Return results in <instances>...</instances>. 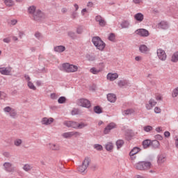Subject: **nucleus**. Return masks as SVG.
I'll list each match as a JSON object with an SVG mask.
<instances>
[{"label":"nucleus","instance_id":"57","mask_svg":"<svg viewBox=\"0 0 178 178\" xmlns=\"http://www.w3.org/2000/svg\"><path fill=\"white\" fill-rule=\"evenodd\" d=\"M3 155L6 158H10V153L9 152H3Z\"/></svg>","mask_w":178,"mask_h":178},{"label":"nucleus","instance_id":"55","mask_svg":"<svg viewBox=\"0 0 178 178\" xmlns=\"http://www.w3.org/2000/svg\"><path fill=\"white\" fill-rule=\"evenodd\" d=\"M86 6L87 8H94V3L92 1H88Z\"/></svg>","mask_w":178,"mask_h":178},{"label":"nucleus","instance_id":"40","mask_svg":"<svg viewBox=\"0 0 178 178\" xmlns=\"http://www.w3.org/2000/svg\"><path fill=\"white\" fill-rule=\"evenodd\" d=\"M4 3L9 8H10V6H15V1L13 0H4Z\"/></svg>","mask_w":178,"mask_h":178},{"label":"nucleus","instance_id":"10","mask_svg":"<svg viewBox=\"0 0 178 178\" xmlns=\"http://www.w3.org/2000/svg\"><path fill=\"white\" fill-rule=\"evenodd\" d=\"M118 86L120 88H127V87H130L131 86V83H130V81L127 79H122L118 81Z\"/></svg>","mask_w":178,"mask_h":178},{"label":"nucleus","instance_id":"9","mask_svg":"<svg viewBox=\"0 0 178 178\" xmlns=\"http://www.w3.org/2000/svg\"><path fill=\"white\" fill-rule=\"evenodd\" d=\"M135 34L136 35H139L140 37H149V31L145 29H138L135 31Z\"/></svg>","mask_w":178,"mask_h":178},{"label":"nucleus","instance_id":"39","mask_svg":"<svg viewBox=\"0 0 178 178\" xmlns=\"http://www.w3.org/2000/svg\"><path fill=\"white\" fill-rule=\"evenodd\" d=\"M23 144V140L20 138H17L14 140V145L15 147H20Z\"/></svg>","mask_w":178,"mask_h":178},{"label":"nucleus","instance_id":"6","mask_svg":"<svg viewBox=\"0 0 178 178\" xmlns=\"http://www.w3.org/2000/svg\"><path fill=\"white\" fill-rule=\"evenodd\" d=\"M76 104L79 106H82L83 108H91V102L87 99H79L77 100Z\"/></svg>","mask_w":178,"mask_h":178},{"label":"nucleus","instance_id":"33","mask_svg":"<svg viewBox=\"0 0 178 178\" xmlns=\"http://www.w3.org/2000/svg\"><path fill=\"white\" fill-rule=\"evenodd\" d=\"M171 62L177 63L178 62V51L175 52L171 57Z\"/></svg>","mask_w":178,"mask_h":178},{"label":"nucleus","instance_id":"31","mask_svg":"<svg viewBox=\"0 0 178 178\" xmlns=\"http://www.w3.org/2000/svg\"><path fill=\"white\" fill-rule=\"evenodd\" d=\"M117 149H120L124 145V140L119 139L116 141Z\"/></svg>","mask_w":178,"mask_h":178},{"label":"nucleus","instance_id":"12","mask_svg":"<svg viewBox=\"0 0 178 178\" xmlns=\"http://www.w3.org/2000/svg\"><path fill=\"white\" fill-rule=\"evenodd\" d=\"M95 20L99 23L100 27H105L106 26V21L105 20V18L102 17L101 15H97Z\"/></svg>","mask_w":178,"mask_h":178},{"label":"nucleus","instance_id":"25","mask_svg":"<svg viewBox=\"0 0 178 178\" xmlns=\"http://www.w3.org/2000/svg\"><path fill=\"white\" fill-rule=\"evenodd\" d=\"M90 72L92 74H98V73L102 72V68L92 67L90 68Z\"/></svg>","mask_w":178,"mask_h":178},{"label":"nucleus","instance_id":"54","mask_svg":"<svg viewBox=\"0 0 178 178\" xmlns=\"http://www.w3.org/2000/svg\"><path fill=\"white\" fill-rule=\"evenodd\" d=\"M50 98L51 99H58V95H56V93H51L50 95Z\"/></svg>","mask_w":178,"mask_h":178},{"label":"nucleus","instance_id":"26","mask_svg":"<svg viewBox=\"0 0 178 178\" xmlns=\"http://www.w3.org/2000/svg\"><path fill=\"white\" fill-rule=\"evenodd\" d=\"M157 158V163H159V165H162V163H163L165 161H166V159L165 158V156H163V154L159 155Z\"/></svg>","mask_w":178,"mask_h":178},{"label":"nucleus","instance_id":"59","mask_svg":"<svg viewBox=\"0 0 178 178\" xmlns=\"http://www.w3.org/2000/svg\"><path fill=\"white\" fill-rule=\"evenodd\" d=\"M156 101H162V99H163V97L161 95H156Z\"/></svg>","mask_w":178,"mask_h":178},{"label":"nucleus","instance_id":"61","mask_svg":"<svg viewBox=\"0 0 178 178\" xmlns=\"http://www.w3.org/2000/svg\"><path fill=\"white\" fill-rule=\"evenodd\" d=\"M18 35L19 38H23V37H24V33L22 31H18Z\"/></svg>","mask_w":178,"mask_h":178},{"label":"nucleus","instance_id":"34","mask_svg":"<svg viewBox=\"0 0 178 178\" xmlns=\"http://www.w3.org/2000/svg\"><path fill=\"white\" fill-rule=\"evenodd\" d=\"M151 145L153 148H159V147L161 146V143H159V141L156 140H154L152 141Z\"/></svg>","mask_w":178,"mask_h":178},{"label":"nucleus","instance_id":"2","mask_svg":"<svg viewBox=\"0 0 178 178\" xmlns=\"http://www.w3.org/2000/svg\"><path fill=\"white\" fill-rule=\"evenodd\" d=\"M135 168L138 170H148L151 168V162L149 161H139L135 164Z\"/></svg>","mask_w":178,"mask_h":178},{"label":"nucleus","instance_id":"62","mask_svg":"<svg viewBox=\"0 0 178 178\" xmlns=\"http://www.w3.org/2000/svg\"><path fill=\"white\" fill-rule=\"evenodd\" d=\"M7 95L3 91H0V98H6Z\"/></svg>","mask_w":178,"mask_h":178},{"label":"nucleus","instance_id":"20","mask_svg":"<svg viewBox=\"0 0 178 178\" xmlns=\"http://www.w3.org/2000/svg\"><path fill=\"white\" fill-rule=\"evenodd\" d=\"M159 29H161V30H168L169 29V23L165 21H162L158 24Z\"/></svg>","mask_w":178,"mask_h":178},{"label":"nucleus","instance_id":"28","mask_svg":"<svg viewBox=\"0 0 178 178\" xmlns=\"http://www.w3.org/2000/svg\"><path fill=\"white\" fill-rule=\"evenodd\" d=\"M49 148L50 149H52L53 151H59L60 149V146L58 144H49Z\"/></svg>","mask_w":178,"mask_h":178},{"label":"nucleus","instance_id":"23","mask_svg":"<svg viewBox=\"0 0 178 178\" xmlns=\"http://www.w3.org/2000/svg\"><path fill=\"white\" fill-rule=\"evenodd\" d=\"M107 99L109 102H116V95L108 93L107 95Z\"/></svg>","mask_w":178,"mask_h":178},{"label":"nucleus","instance_id":"27","mask_svg":"<svg viewBox=\"0 0 178 178\" xmlns=\"http://www.w3.org/2000/svg\"><path fill=\"white\" fill-rule=\"evenodd\" d=\"M138 152H140V148L135 147L131 150V152H129V155L130 156H134V155L138 154Z\"/></svg>","mask_w":178,"mask_h":178},{"label":"nucleus","instance_id":"19","mask_svg":"<svg viewBox=\"0 0 178 178\" xmlns=\"http://www.w3.org/2000/svg\"><path fill=\"white\" fill-rule=\"evenodd\" d=\"M135 20L138 22V23H141L144 20V15L141 13H138L134 16Z\"/></svg>","mask_w":178,"mask_h":178},{"label":"nucleus","instance_id":"51","mask_svg":"<svg viewBox=\"0 0 178 178\" xmlns=\"http://www.w3.org/2000/svg\"><path fill=\"white\" fill-rule=\"evenodd\" d=\"M77 17H79V13L76 11L72 12V19H77Z\"/></svg>","mask_w":178,"mask_h":178},{"label":"nucleus","instance_id":"53","mask_svg":"<svg viewBox=\"0 0 178 178\" xmlns=\"http://www.w3.org/2000/svg\"><path fill=\"white\" fill-rule=\"evenodd\" d=\"M83 30V26H79L76 29L77 34H82Z\"/></svg>","mask_w":178,"mask_h":178},{"label":"nucleus","instance_id":"24","mask_svg":"<svg viewBox=\"0 0 178 178\" xmlns=\"http://www.w3.org/2000/svg\"><path fill=\"white\" fill-rule=\"evenodd\" d=\"M122 29H129L130 27V21L129 20H124L120 24Z\"/></svg>","mask_w":178,"mask_h":178},{"label":"nucleus","instance_id":"45","mask_svg":"<svg viewBox=\"0 0 178 178\" xmlns=\"http://www.w3.org/2000/svg\"><path fill=\"white\" fill-rule=\"evenodd\" d=\"M178 96V87L175 88L172 90V98H176Z\"/></svg>","mask_w":178,"mask_h":178},{"label":"nucleus","instance_id":"63","mask_svg":"<svg viewBox=\"0 0 178 178\" xmlns=\"http://www.w3.org/2000/svg\"><path fill=\"white\" fill-rule=\"evenodd\" d=\"M161 108H159V107H155L154 108V113H161Z\"/></svg>","mask_w":178,"mask_h":178},{"label":"nucleus","instance_id":"44","mask_svg":"<svg viewBox=\"0 0 178 178\" xmlns=\"http://www.w3.org/2000/svg\"><path fill=\"white\" fill-rule=\"evenodd\" d=\"M28 87L31 90H33V91H35L37 90V88H35V86H34V83H33L31 81L28 82Z\"/></svg>","mask_w":178,"mask_h":178},{"label":"nucleus","instance_id":"4","mask_svg":"<svg viewBox=\"0 0 178 178\" xmlns=\"http://www.w3.org/2000/svg\"><path fill=\"white\" fill-rule=\"evenodd\" d=\"M3 111L6 115H8L12 119H16L17 118V112L10 106H6Z\"/></svg>","mask_w":178,"mask_h":178},{"label":"nucleus","instance_id":"58","mask_svg":"<svg viewBox=\"0 0 178 178\" xmlns=\"http://www.w3.org/2000/svg\"><path fill=\"white\" fill-rule=\"evenodd\" d=\"M155 138L156 140H159V141H162V140H163V137H162V136L159 134L156 135Z\"/></svg>","mask_w":178,"mask_h":178},{"label":"nucleus","instance_id":"43","mask_svg":"<svg viewBox=\"0 0 178 178\" xmlns=\"http://www.w3.org/2000/svg\"><path fill=\"white\" fill-rule=\"evenodd\" d=\"M109 41H111L112 42H115V40H116V35L115 33H110L108 37Z\"/></svg>","mask_w":178,"mask_h":178},{"label":"nucleus","instance_id":"13","mask_svg":"<svg viewBox=\"0 0 178 178\" xmlns=\"http://www.w3.org/2000/svg\"><path fill=\"white\" fill-rule=\"evenodd\" d=\"M64 125L67 127H72V129H79V122L74 121H65Z\"/></svg>","mask_w":178,"mask_h":178},{"label":"nucleus","instance_id":"3","mask_svg":"<svg viewBox=\"0 0 178 178\" xmlns=\"http://www.w3.org/2000/svg\"><path fill=\"white\" fill-rule=\"evenodd\" d=\"M90 162H91V159L88 157H86L82 164L78 167V172H79V173H84L86 170H87V168L90 165Z\"/></svg>","mask_w":178,"mask_h":178},{"label":"nucleus","instance_id":"14","mask_svg":"<svg viewBox=\"0 0 178 178\" xmlns=\"http://www.w3.org/2000/svg\"><path fill=\"white\" fill-rule=\"evenodd\" d=\"M113 129H116V124H115L114 122L108 124L104 129V134H109L111 130H113Z\"/></svg>","mask_w":178,"mask_h":178},{"label":"nucleus","instance_id":"35","mask_svg":"<svg viewBox=\"0 0 178 178\" xmlns=\"http://www.w3.org/2000/svg\"><path fill=\"white\" fill-rule=\"evenodd\" d=\"M88 126V123L84 122H78V129L80 130L85 129V127H87Z\"/></svg>","mask_w":178,"mask_h":178},{"label":"nucleus","instance_id":"38","mask_svg":"<svg viewBox=\"0 0 178 178\" xmlns=\"http://www.w3.org/2000/svg\"><path fill=\"white\" fill-rule=\"evenodd\" d=\"M86 59L89 60V62H94V60L96 59V57L94 54H87Z\"/></svg>","mask_w":178,"mask_h":178},{"label":"nucleus","instance_id":"52","mask_svg":"<svg viewBox=\"0 0 178 178\" xmlns=\"http://www.w3.org/2000/svg\"><path fill=\"white\" fill-rule=\"evenodd\" d=\"M10 24L11 26H16V24H17V19H11L10 22Z\"/></svg>","mask_w":178,"mask_h":178},{"label":"nucleus","instance_id":"18","mask_svg":"<svg viewBox=\"0 0 178 178\" xmlns=\"http://www.w3.org/2000/svg\"><path fill=\"white\" fill-rule=\"evenodd\" d=\"M119 77V74L118 73H108L106 76L107 80H109L110 81H115L116 79Z\"/></svg>","mask_w":178,"mask_h":178},{"label":"nucleus","instance_id":"16","mask_svg":"<svg viewBox=\"0 0 178 178\" xmlns=\"http://www.w3.org/2000/svg\"><path fill=\"white\" fill-rule=\"evenodd\" d=\"M156 105V101L154 99H150L149 102L145 104V108L147 111H151Z\"/></svg>","mask_w":178,"mask_h":178},{"label":"nucleus","instance_id":"30","mask_svg":"<svg viewBox=\"0 0 178 178\" xmlns=\"http://www.w3.org/2000/svg\"><path fill=\"white\" fill-rule=\"evenodd\" d=\"M35 9H36L35 6H34L29 7L28 12H29V15L31 16L35 15V13L37 12V10H35Z\"/></svg>","mask_w":178,"mask_h":178},{"label":"nucleus","instance_id":"29","mask_svg":"<svg viewBox=\"0 0 178 178\" xmlns=\"http://www.w3.org/2000/svg\"><path fill=\"white\" fill-rule=\"evenodd\" d=\"M72 66V64H69L67 63H63L62 65V68L64 72H66L67 73H69V70L70 69V67Z\"/></svg>","mask_w":178,"mask_h":178},{"label":"nucleus","instance_id":"5","mask_svg":"<svg viewBox=\"0 0 178 178\" xmlns=\"http://www.w3.org/2000/svg\"><path fill=\"white\" fill-rule=\"evenodd\" d=\"M81 136V133L79 131H70V132H65L61 134V137L63 138L70 139L72 137H80Z\"/></svg>","mask_w":178,"mask_h":178},{"label":"nucleus","instance_id":"56","mask_svg":"<svg viewBox=\"0 0 178 178\" xmlns=\"http://www.w3.org/2000/svg\"><path fill=\"white\" fill-rule=\"evenodd\" d=\"M35 38H38V40H41L42 35H41L40 33L36 32V33H35Z\"/></svg>","mask_w":178,"mask_h":178},{"label":"nucleus","instance_id":"15","mask_svg":"<svg viewBox=\"0 0 178 178\" xmlns=\"http://www.w3.org/2000/svg\"><path fill=\"white\" fill-rule=\"evenodd\" d=\"M3 166L6 172H8L9 173H10L11 172L15 171V168H13V166H12L11 163L6 162L3 163Z\"/></svg>","mask_w":178,"mask_h":178},{"label":"nucleus","instance_id":"46","mask_svg":"<svg viewBox=\"0 0 178 178\" xmlns=\"http://www.w3.org/2000/svg\"><path fill=\"white\" fill-rule=\"evenodd\" d=\"M58 104H65L66 97H63V96L60 97L58 99Z\"/></svg>","mask_w":178,"mask_h":178},{"label":"nucleus","instance_id":"37","mask_svg":"<svg viewBox=\"0 0 178 178\" xmlns=\"http://www.w3.org/2000/svg\"><path fill=\"white\" fill-rule=\"evenodd\" d=\"M152 144V141L149 139H147L143 142V145L144 148H148Z\"/></svg>","mask_w":178,"mask_h":178},{"label":"nucleus","instance_id":"22","mask_svg":"<svg viewBox=\"0 0 178 178\" xmlns=\"http://www.w3.org/2000/svg\"><path fill=\"white\" fill-rule=\"evenodd\" d=\"M65 50L66 47H65L63 45L54 47V51L58 52V54H62V52H65Z\"/></svg>","mask_w":178,"mask_h":178},{"label":"nucleus","instance_id":"41","mask_svg":"<svg viewBox=\"0 0 178 178\" xmlns=\"http://www.w3.org/2000/svg\"><path fill=\"white\" fill-rule=\"evenodd\" d=\"M23 169L25 170V172H30V170H31V169H33V165H31L30 164H25L23 166Z\"/></svg>","mask_w":178,"mask_h":178},{"label":"nucleus","instance_id":"60","mask_svg":"<svg viewBox=\"0 0 178 178\" xmlns=\"http://www.w3.org/2000/svg\"><path fill=\"white\" fill-rule=\"evenodd\" d=\"M72 115H79V110L77 108H74L72 111Z\"/></svg>","mask_w":178,"mask_h":178},{"label":"nucleus","instance_id":"11","mask_svg":"<svg viewBox=\"0 0 178 178\" xmlns=\"http://www.w3.org/2000/svg\"><path fill=\"white\" fill-rule=\"evenodd\" d=\"M32 18L35 22H40V20L44 18V13L41 10H37L35 14L33 15Z\"/></svg>","mask_w":178,"mask_h":178},{"label":"nucleus","instance_id":"49","mask_svg":"<svg viewBox=\"0 0 178 178\" xmlns=\"http://www.w3.org/2000/svg\"><path fill=\"white\" fill-rule=\"evenodd\" d=\"M67 34L70 37V38H72V40H75V38H77V35L74 32L70 31Z\"/></svg>","mask_w":178,"mask_h":178},{"label":"nucleus","instance_id":"1","mask_svg":"<svg viewBox=\"0 0 178 178\" xmlns=\"http://www.w3.org/2000/svg\"><path fill=\"white\" fill-rule=\"evenodd\" d=\"M92 42L93 45L99 49V51H104L105 49V47L106 44L104 43V41L99 38V36H95L92 38Z\"/></svg>","mask_w":178,"mask_h":178},{"label":"nucleus","instance_id":"32","mask_svg":"<svg viewBox=\"0 0 178 178\" xmlns=\"http://www.w3.org/2000/svg\"><path fill=\"white\" fill-rule=\"evenodd\" d=\"M79 70V67L74 65L71 64V67H70V69L68 70V73H74Z\"/></svg>","mask_w":178,"mask_h":178},{"label":"nucleus","instance_id":"36","mask_svg":"<svg viewBox=\"0 0 178 178\" xmlns=\"http://www.w3.org/2000/svg\"><path fill=\"white\" fill-rule=\"evenodd\" d=\"M105 148L106 151H112L113 149V143L108 142L106 144Z\"/></svg>","mask_w":178,"mask_h":178},{"label":"nucleus","instance_id":"8","mask_svg":"<svg viewBox=\"0 0 178 178\" xmlns=\"http://www.w3.org/2000/svg\"><path fill=\"white\" fill-rule=\"evenodd\" d=\"M0 73L3 76H12V67H0Z\"/></svg>","mask_w":178,"mask_h":178},{"label":"nucleus","instance_id":"47","mask_svg":"<svg viewBox=\"0 0 178 178\" xmlns=\"http://www.w3.org/2000/svg\"><path fill=\"white\" fill-rule=\"evenodd\" d=\"M152 127L147 125L143 127L144 131H146V133H149V131H152Z\"/></svg>","mask_w":178,"mask_h":178},{"label":"nucleus","instance_id":"48","mask_svg":"<svg viewBox=\"0 0 178 178\" xmlns=\"http://www.w3.org/2000/svg\"><path fill=\"white\" fill-rule=\"evenodd\" d=\"M94 148L95 149H97V151H102L104 149V147H102V145L99 144L94 145Z\"/></svg>","mask_w":178,"mask_h":178},{"label":"nucleus","instance_id":"17","mask_svg":"<svg viewBox=\"0 0 178 178\" xmlns=\"http://www.w3.org/2000/svg\"><path fill=\"white\" fill-rule=\"evenodd\" d=\"M42 124H44V126H49V124H51V123H54V118H43L41 120Z\"/></svg>","mask_w":178,"mask_h":178},{"label":"nucleus","instance_id":"50","mask_svg":"<svg viewBox=\"0 0 178 178\" xmlns=\"http://www.w3.org/2000/svg\"><path fill=\"white\" fill-rule=\"evenodd\" d=\"M124 115H131V113H134V110L131 108H129L124 111Z\"/></svg>","mask_w":178,"mask_h":178},{"label":"nucleus","instance_id":"42","mask_svg":"<svg viewBox=\"0 0 178 178\" xmlns=\"http://www.w3.org/2000/svg\"><path fill=\"white\" fill-rule=\"evenodd\" d=\"M94 112L99 115V113H102V108L99 106H96L94 107Z\"/></svg>","mask_w":178,"mask_h":178},{"label":"nucleus","instance_id":"7","mask_svg":"<svg viewBox=\"0 0 178 178\" xmlns=\"http://www.w3.org/2000/svg\"><path fill=\"white\" fill-rule=\"evenodd\" d=\"M156 55H157V58L160 60H162L163 62H165V60H166V58H168V56L166 55V52L165 51V50L162 49H157Z\"/></svg>","mask_w":178,"mask_h":178},{"label":"nucleus","instance_id":"21","mask_svg":"<svg viewBox=\"0 0 178 178\" xmlns=\"http://www.w3.org/2000/svg\"><path fill=\"white\" fill-rule=\"evenodd\" d=\"M139 51L142 54H147V52H149V48H148L145 44H140L139 47Z\"/></svg>","mask_w":178,"mask_h":178},{"label":"nucleus","instance_id":"64","mask_svg":"<svg viewBox=\"0 0 178 178\" xmlns=\"http://www.w3.org/2000/svg\"><path fill=\"white\" fill-rule=\"evenodd\" d=\"M3 41L6 44H9V42H10V38H6L3 40Z\"/></svg>","mask_w":178,"mask_h":178}]
</instances>
